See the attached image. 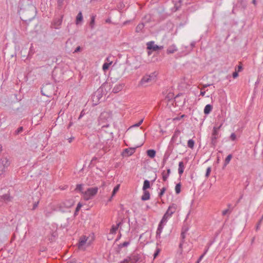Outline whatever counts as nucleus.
Returning a JSON list of instances; mask_svg holds the SVG:
<instances>
[{
	"label": "nucleus",
	"mask_w": 263,
	"mask_h": 263,
	"mask_svg": "<svg viewBox=\"0 0 263 263\" xmlns=\"http://www.w3.org/2000/svg\"><path fill=\"white\" fill-rule=\"evenodd\" d=\"M211 85H212V84H204V85H203V89L205 88H206V87H207L208 86H210Z\"/></svg>",
	"instance_id": "0e129e2a"
},
{
	"label": "nucleus",
	"mask_w": 263,
	"mask_h": 263,
	"mask_svg": "<svg viewBox=\"0 0 263 263\" xmlns=\"http://www.w3.org/2000/svg\"><path fill=\"white\" fill-rule=\"evenodd\" d=\"M122 221L119 222L117 223L116 225H112L111 228L110 230V234H115L116 233L117 231L119 229V228L121 226L122 223Z\"/></svg>",
	"instance_id": "9b49d317"
},
{
	"label": "nucleus",
	"mask_w": 263,
	"mask_h": 263,
	"mask_svg": "<svg viewBox=\"0 0 263 263\" xmlns=\"http://www.w3.org/2000/svg\"><path fill=\"white\" fill-rule=\"evenodd\" d=\"M202 90H203V88L201 89V90L200 91V95L202 96H204L205 93V91H203Z\"/></svg>",
	"instance_id": "680f3d73"
},
{
	"label": "nucleus",
	"mask_w": 263,
	"mask_h": 263,
	"mask_svg": "<svg viewBox=\"0 0 263 263\" xmlns=\"http://www.w3.org/2000/svg\"><path fill=\"white\" fill-rule=\"evenodd\" d=\"M39 202H40V200L38 199L36 201H35L33 204V206H32V210H35L37 207L38 206V205H39Z\"/></svg>",
	"instance_id": "e433bc0d"
},
{
	"label": "nucleus",
	"mask_w": 263,
	"mask_h": 263,
	"mask_svg": "<svg viewBox=\"0 0 263 263\" xmlns=\"http://www.w3.org/2000/svg\"><path fill=\"white\" fill-rule=\"evenodd\" d=\"M168 176H169V175H167V174H165L164 171L163 172V173H162V179H163V180L164 181H166V180H167V179Z\"/></svg>",
	"instance_id": "37998d69"
},
{
	"label": "nucleus",
	"mask_w": 263,
	"mask_h": 263,
	"mask_svg": "<svg viewBox=\"0 0 263 263\" xmlns=\"http://www.w3.org/2000/svg\"><path fill=\"white\" fill-rule=\"evenodd\" d=\"M149 187H150V182H149V181L148 180H144V183H143V187H142L143 191H145V190H146L147 189H148Z\"/></svg>",
	"instance_id": "4be33fe9"
},
{
	"label": "nucleus",
	"mask_w": 263,
	"mask_h": 263,
	"mask_svg": "<svg viewBox=\"0 0 263 263\" xmlns=\"http://www.w3.org/2000/svg\"><path fill=\"white\" fill-rule=\"evenodd\" d=\"M238 5L241 6L242 7V8L245 9L247 7V3L246 1L244 0H241L238 2Z\"/></svg>",
	"instance_id": "c85d7f7f"
},
{
	"label": "nucleus",
	"mask_w": 263,
	"mask_h": 263,
	"mask_svg": "<svg viewBox=\"0 0 263 263\" xmlns=\"http://www.w3.org/2000/svg\"><path fill=\"white\" fill-rule=\"evenodd\" d=\"M220 127V126L218 128H216L215 127H214V129L211 137L212 143L213 144H214L216 142V140L217 139L218 137V132H217V130L219 129Z\"/></svg>",
	"instance_id": "9d476101"
},
{
	"label": "nucleus",
	"mask_w": 263,
	"mask_h": 263,
	"mask_svg": "<svg viewBox=\"0 0 263 263\" xmlns=\"http://www.w3.org/2000/svg\"><path fill=\"white\" fill-rule=\"evenodd\" d=\"M128 257L132 263H136L141 261V255L137 253H134Z\"/></svg>",
	"instance_id": "1a4fd4ad"
},
{
	"label": "nucleus",
	"mask_w": 263,
	"mask_h": 263,
	"mask_svg": "<svg viewBox=\"0 0 263 263\" xmlns=\"http://www.w3.org/2000/svg\"><path fill=\"white\" fill-rule=\"evenodd\" d=\"M120 263H132V262H131L129 257H127L123 261H122Z\"/></svg>",
	"instance_id": "a18cd8bd"
},
{
	"label": "nucleus",
	"mask_w": 263,
	"mask_h": 263,
	"mask_svg": "<svg viewBox=\"0 0 263 263\" xmlns=\"http://www.w3.org/2000/svg\"><path fill=\"white\" fill-rule=\"evenodd\" d=\"M230 161V154L228 155L227 158H226L224 163L222 167L223 168H224L226 166V165L229 163Z\"/></svg>",
	"instance_id": "c9c22d12"
},
{
	"label": "nucleus",
	"mask_w": 263,
	"mask_h": 263,
	"mask_svg": "<svg viewBox=\"0 0 263 263\" xmlns=\"http://www.w3.org/2000/svg\"><path fill=\"white\" fill-rule=\"evenodd\" d=\"M213 108L212 105L210 104L206 105L204 108V113L205 115H208L212 111Z\"/></svg>",
	"instance_id": "6ab92c4d"
},
{
	"label": "nucleus",
	"mask_w": 263,
	"mask_h": 263,
	"mask_svg": "<svg viewBox=\"0 0 263 263\" xmlns=\"http://www.w3.org/2000/svg\"><path fill=\"white\" fill-rule=\"evenodd\" d=\"M135 152V148H126L124 150V154L127 156L132 155Z\"/></svg>",
	"instance_id": "a878e982"
},
{
	"label": "nucleus",
	"mask_w": 263,
	"mask_h": 263,
	"mask_svg": "<svg viewBox=\"0 0 263 263\" xmlns=\"http://www.w3.org/2000/svg\"><path fill=\"white\" fill-rule=\"evenodd\" d=\"M95 22V16L92 15L91 16V21L89 23V26L91 29H93L94 28Z\"/></svg>",
	"instance_id": "7c9ffc66"
},
{
	"label": "nucleus",
	"mask_w": 263,
	"mask_h": 263,
	"mask_svg": "<svg viewBox=\"0 0 263 263\" xmlns=\"http://www.w3.org/2000/svg\"><path fill=\"white\" fill-rule=\"evenodd\" d=\"M184 166L183 162L181 161L179 163L178 173L180 175H181L183 173Z\"/></svg>",
	"instance_id": "aec40b11"
},
{
	"label": "nucleus",
	"mask_w": 263,
	"mask_h": 263,
	"mask_svg": "<svg viewBox=\"0 0 263 263\" xmlns=\"http://www.w3.org/2000/svg\"><path fill=\"white\" fill-rule=\"evenodd\" d=\"M177 205L175 203H173L170 205L166 213H165L166 215H168L170 217L172 216V215L176 212L177 210Z\"/></svg>",
	"instance_id": "0eeeda50"
},
{
	"label": "nucleus",
	"mask_w": 263,
	"mask_h": 263,
	"mask_svg": "<svg viewBox=\"0 0 263 263\" xmlns=\"http://www.w3.org/2000/svg\"><path fill=\"white\" fill-rule=\"evenodd\" d=\"M194 144H195V142L192 139H190L189 140H188L187 141V146L190 148H192L193 149L194 147Z\"/></svg>",
	"instance_id": "cd10ccee"
},
{
	"label": "nucleus",
	"mask_w": 263,
	"mask_h": 263,
	"mask_svg": "<svg viewBox=\"0 0 263 263\" xmlns=\"http://www.w3.org/2000/svg\"><path fill=\"white\" fill-rule=\"evenodd\" d=\"M160 249H158V248L157 249L156 252H155V253L154 254V258H156V257L158 256V255L160 253Z\"/></svg>",
	"instance_id": "3c124183"
},
{
	"label": "nucleus",
	"mask_w": 263,
	"mask_h": 263,
	"mask_svg": "<svg viewBox=\"0 0 263 263\" xmlns=\"http://www.w3.org/2000/svg\"><path fill=\"white\" fill-rule=\"evenodd\" d=\"M150 198V194L149 192L146 190L143 191V195L141 197V200L143 201H145L149 199Z\"/></svg>",
	"instance_id": "f3484780"
},
{
	"label": "nucleus",
	"mask_w": 263,
	"mask_h": 263,
	"mask_svg": "<svg viewBox=\"0 0 263 263\" xmlns=\"http://www.w3.org/2000/svg\"><path fill=\"white\" fill-rule=\"evenodd\" d=\"M81 50V48L80 46H78L77 47L76 49L74 50V51H73V53H76V52H78L79 51H80Z\"/></svg>",
	"instance_id": "4d7b16f0"
},
{
	"label": "nucleus",
	"mask_w": 263,
	"mask_h": 263,
	"mask_svg": "<svg viewBox=\"0 0 263 263\" xmlns=\"http://www.w3.org/2000/svg\"><path fill=\"white\" fill-rule=\"evenodd\" d=\"M170 218V217L168 215L164 214L160 223H161V224L165 225L167 221V219Z\"/></svg>",
	"instance_id": "5701e85b"
},
{
	"label": "nucleus",
	"mask_w": 263,
	"mask_h": 263,
	"mask_svg": "<svg viewBox=\"0 0 263 263\" xmlns=\"http://www.w3.org/2000/svg\"><path fill=\"white\" fill-rule=\"evenodd\" d=\"M164 225L163 224H161V223H159V226H158V229L157 230V231H156V237L157 238H160V234H161V233L162 232V230L163 229V226Z\"/></svg>",
	"instance_id": "a211bd4d"
},
{
	"label": "nucleus",
	"mask_w": 263,
	"mask_h": 263,
	"mask_svg": "<svg viewBox=\"0 0 263 263\" xmlns=\"http://www.w3.org/2000/svg\"><path fill=\"white\" fill-rule=\"evenodd\" d=\"M238 71H237V70H235V71L234 72H233L232 73V77L234 79H235L236 78L238 77Z\"/></svg>",
	"instance_id": "de8ad7c7"
},
{
	"label": "nucleus",
	"mask_w": 263,
	"mask_h": 263,
	"mask_svg": "<svg viewBox=\"0 0 263 263\" xmlns=\"http://www.w3.org/2000/svg\"><path fill=\"white\" fill-rule=\"evenodd\" d=\"M83 20V16L81 12H79L76 17V24H79L80 22Z\"/></svg>",
	"instance_id": "393cba45"
},
{
	"label": "nucleus",
	"mask_w": 263,
	"mask_h": 263,
	"mask_svg": "<svg viewBox=\"0 0 263 263\" xmlns=\"http://www.w3.org/2000/svg\"><path fill=\"white\" fill-rule=\"evenodd\" d=\"M165 191H166L165 187H163L162 189H161L160 192L159 193V196L160 197H161L163 196V195L164 194V193H165Z\"/></svg>",
	"instance_id": "79ce46f5"
},
{
	"label": "nucleus",
	"mask_w": 263,
	"mask_h": 263,
	"mask_svg": "<svg viewBox=\"0 0 263 263\" xmlns=\"http://www.w3.org/2000/svg\"><path fill=\"white\" fill-rule=\"evenodd\" d=\"M23 130V127L22 126L19 127L16 130V134H18L21 133Z\"/></svg>",
	"instance_id": "603ef678"
},
{
	"label": "nucleus",
	"mask_w": 263,
	"mask_h": 263,
	"mask_svg": "<svg viewBox=\"0 0 263 263\" xmlns=\"http://www.w3.org/2000/svg\"><path fill=\"white\" fill-rule=\"evenodd\" d=\"M3 199L4 200L10 201L11 200L10 196L8 194H5L2 196Z\"/></svg>",
	"instance_id": "ea45409f"
},
{
	"label": "nucleus",
	"mask_w": 263,
	"mask_h": 263,
	"mask_svg": "<svg viewBox=\"0 0 263 263\" xmlns=\"http://www.w3.org/2000/svg\"><path fill=\"white\" fill-rule=\"evenodd\" d=\"M170 218V217L168 215L164 214L160 223H161V224L165 225L167 221V219Z\"/></svg>",
	"instance_id": "b1692460"
},
{
	"label": "nucleus",
	"mask_w": 263,
	"mask_h": 263,
	"mask_svg": "<svg viewBox=\"0 0 263 263\" xmlns=\"http://www.w3.org/2000/svg\"><path fill=\"white\" fill-rule=\"evenodd\" d=\"M119 187H120V184H118L114 187L113 191L112 192V195H111V197L110 198H111L113 196H115V195L116 194V193L119 191ZM109 200H111V199H110Z\"/></svg>",
	"instance_id": "c756f323"
},
{
	"label": "nucleus",
	"mask_w": 263,
	"mask_h": 263,
	"mask_svg": "<svg viewBox=\"0 0 263 263\" xmlns=\"http://www.w3.org/2000/svg\"><path fill=\"white\" fill-rule=\"evenodd\" d=\"M46 87H47L46 86L44 87L43 88V89H42V90H41V92H42V94L43 95H44V96H47V97H49V95H48V94H47V93H46L45 92V89H46Z\"/></svg>",
	"instance_id": "09e8293b"
},
{
	"label": "nucleus",
	"mask_w": 263,
	"mask_h": 263,
	"mask_svg": "<svg viewBox=\"0 0 263 263\" xmlns=\"http://www.w3.org/2000/svg\"><path fill=\"white\" fill-rule=\"evenodd\" d=\"M187 231V229H185V230H182V231L181 232V237L182 240V242L180 243V245H179L180 247H181V246L182 245L183 240L184 239V238L185 237V234Z\"/></svg>",
	"instance_id": "2f4dec72"
},
{
	"label": "nucleus",
	"mask_w": 263,
	"mask_h": 263,
	"mask_svg": "<svg viewBox=\"0 0 263 263\" xmlns=\"http://www.w3.org/2000/svg\"><path fill=\"white\" fill-rule=\"evenodd\" d=\"M82 206V204L81 203H79L77 205V206L76 208V212H78L79 211V210L80 209V208H81Z\"/></svg>",
	"instance_id": "5fc2aeb1"
},
{
	"label": "nucleus",
	"mask_w": 263,
	"mask_h": 263,
	"mask_svg": "<svg viewBox=\"0 0 263 263\" xmlns=\"http://www.w3.org/2000/svg\"><path fill=\"white\" fill-rule=\"evenodd\" d=\"M74 201L72 199H67L58 205L60 211L64 212L65 209H69L74 204Z\"/></svg>",
	"instance_id": "39448f33"
},
{
	"label": "nucleus",
	"mask_w": 263,
	"mask_h": 263,
	"mask_svg": "<svg viewBox=\"0 0 263 263\" xmlns=\"http://www.w3.org/2000/svg\"><path fill=\"white\" fill-rule=\"evenodd\" d=\"M229 211V209H226V210H224L222 211V214L223 216H224L226 215Z\"/></svg>",
	"instance_id": "bf43d9fd"
},
{
	"label": "nucleus",
	"mask_w": 263,
	"mask_h": 263,
	"mask_svg": "<svg viewBox=\"0 0 263 263\" xmlns=\"http://www.w3.org/2000/svg\"><path fill=\"white\" fill-rule=\"evenodd\" d=\"M180 130L178 129L175 130L174 136H177L178 134H179L180 133Z\"/></svg>",
	"instance_id": "e2e57ef3"
},
{
	"label": "nucleus",
	"mask_w": 263,
	"mask_h": 263,
	"mask_svg": "<svg viewBox=\"0 0 263 263\" xmlns=\"http://www.w3.org/2000/svg\"><path fill=\"white\" fill-rule=\"evenodd\" d=\"M147 155L151 158L155 157L156 155V151L154 149H149L147 151Z\"/></svg>",
	"instance_id": "412c9836"
},
{
	"label": "nucleus",
	"mask_w": 263,
	"mask_h": 263,
	"mask_svg": "<svg viewBox=\"0 0 263 263\" xmlns=\"http://www.w3.org/2000/svg\"><path fill=\"white\" fill-rule=\"evenodd\" d=\"M144 27V25L143 23H140L137 25V26L136 28V31L137 32H141L143 30V29Z\"/></svg>",
	"instance_id": "bb28decb"
},
{
	"label": "nucleus",
	"mask_w": 263,
	"mask_h": 263,
	"mask_svg": "<svg viewBox=\"0 0 263 263\" xmlns=\"http://www.w3.org/2000/svg\"><path fill=\"white\" fill-rule=\"evenodd\" d=\"M10 162L7 158L0 159V176L3 175L9 166Z\"/></svg>",
	"instance_id": "423d86ee"
},
{
	"label": "nucleus",
	"mask_w": 263,
	"mask_h": 263,
	"mask_svg": "<svg viewBox=\"0 0 263 263\" xmlns=\"http://www.w3.org/2000/svg\"><path fill=\"white\" fill-rule=\"evenodd\" d=\"M74 139V137H72L69 138L68 140L69 143L71 142L73 139Z\"/></svg>",
	"instance_id": "338daca9"
},
{
	"label": "nucleus",
	"mask_w": 263,
	"mask_h": 263,
	"mask_svg": "<svg viewBox=\"0 0 263 263\" xmlns=\"http://www.w3.org/2000/svg\"><path fill=\"white\" fill-rule=\"evenodd\" d=\"M62 22V18L55 20L52 24V27L55 29H59Z\"/></svg>",
	"instance_id": "dca6fc26"
},
{
	"label": "nucleus",
	"mask_w": 263,
	"mask_h": 263,
	"mask_svg": "<svg viewBox=\"0 0 263 263\" xmlns=\"http://www.w3.org/2000/svg\"><path fill=\"white\" fill-rule=\"evenodd\" d=\"M111 114L108 112H103L99 118V124L102 126L101 131L104 130V128L109 126V123L111 122Z\"/></svg>",
	"instance_id": "f03ea898"
},
{
	"label": "nucleus",
	"mask_w": 263,
	"mask_h": 263,
	"mask_svg": "<svg viewBox=\"0 0 263 263\" xmlns=\"http://www.w3.org/2000/svg\"><path fill=\"white\" fill-rule=\"evenodd\" d=\"M235 70H237L238 72H240L242 70V66L241 64L238 65L237 67H235Z\"/></svg>",
	"instance_id": "c03bdc74"
},
{
	"label": "nucleus",
	"mask_w": 263,
	"mask_h": 263,
	"mask_svg": "<svg viewBox=\"0 0 263 263\" xmlns=\"http://www.w3.org/2000/svg\"><path fill=\"white\" fill-rule=\"evenodd\" d=\"M98 191L97 187L88 188L84 194V199L88 200L97 194Z\"/></svg>",
	"instance_id": "20e7f679"
},
{
	"label": "nucleus",
	"mask_w": 263,
	"mask_h": 263,
	"mask_svg": "<svg viewBox=\"0 0 263 263\" xmlns=\"http://www.w3.org/2000/svg\"><path fill=\"white\" fill-rule=\"evenodd\" d=\"M252 3H253L254 5H256V4H257L256 0H252Z\"/></svg>",
	"instance_id": "774afa93"
},
{
	"label": "nucleus",
	"mask_w": 263,
	"mask_h": 263,
	"mask_svg": "<svg viewBox=\"0 0 263 263\" xmlns=\"http://www.w3.org/2000/svg\"><path fill=\"white\" fill-rule=\"evenodd\" d=\"M211 172V167H208L206 169V173H205V177L208 178L210 176V173Z\"/></svg>",
	"instance_id": "a19ab883"
},
{
	"label": "nucleus",
	"mask_w": 263,
	"mask_h": 263,
	"mask_svg": "<svg viewBox=\"0 0 263 263\" xmlns=\"http://www.w3.org/2000/svg\"><path fill=\"white\" fill-rule=\"evenodd\" d=\"M55 211V209L54 208H51V210L50 211H45V215L46 217H49L53 211Z\"/></svg>",
	"instance_id": "473e14b6"
},
{
	"label": "nucleus",
	"mask_w": 263,
	"mask_h": 263,
	"mask_svg": "<svg viewBox=\"0 0 263 263\" xmlns=\"http://www.w3.org/2000/svg\"><path fill=\"white\" fill-rule=\"evenodd\" d=\"M67 0H58L57 2V8L59 10H61L63 8L65 4L67 3Z\"/></svg>",
	"instance_id": "2eb2a0df"
},
{
	"label": "nucleus",
	"mask_w": 263,
	"mask_h": 263,
	"mask_svg": "<svg viewBox=\"0 0 263 263\" xmlns=\"http://www.w3.org/2000/svg\"><path fill=\"white\" fill-rule=\"evenodd\" d=\"M87 239L88 237H87L86 236H82L81 237L79 241V248H81L82 247H83L86 243Z\"/></svg>",
	"instance_id": "ddd939ff"
},
{
	"label": "nucleus",
	"mask_w": 263,
	"mask_h": 263,
	"mask_svg": "<svg viewBox=\"0 0 263 263\" xmlns=\"http://www.w3.org/2000/svg\"><path fill=\"white\" fill-rule=\"evenodd\" d=\"M174 98V95L172 93H169L165 97V100H167V101H170L172 100Z\"/></svg>",
	"instance_id": "58836bf2"
},
{
	"label": "nucleus",
	"mask_w": 263,
	"mask_h": 263,
	"mask_svg": "<svg viewBox=\"0 0 263 263\" xmlns=\"http://www.w3.org/2000/svg\"><path fill=\"white\" fill-rule=\"evenodd\" d=\"M147 46L148 49H152L153 51H157L163 48V46H158L157 45H155L154 42L153 41L148 42L147 43Z\"/></svg>",
	"instance_id": "6e6552de"
},
{
	"label": "nucleus",
	"mask_w": 263,
	"mask_h": 263,
	"mask_svg": "<svg viewBox=\"0 0 263 263\" xmlns=\"http://www.w3.org/2000/svg\"><path fill=\"white\" fill-rule=\"evenodd\" d=\"M111 63H112V62H110V63H104V64L103 65V67H102L103 70L104 71H106V70H107L108 69L109 66L111 64Z\"/></svg>",
	"instance_id": "72a5a7b5"
},
{
	"label": "nucleus",
	"mask_w": 263,
	"mask_h": 263,
	"mask_svg": "<svg viewBox=\"0 0 263 263\" xmlns=\"http://www.w3.org/2000/svg\"><path fill=\"white\" fill-rule=\"evenodd\" d=\"M85 114V112L84 110H82L79 117V119H81Z\"/></svg>",
	"instance_id": "13d9d810"
},
{
	"label": "nucleus",
	"mask_w": 263,
	"mask_h": 263,
	"mask_svg": "<svg viewBox=\"0 0 263 263\" xmlns=\"http://www.w3.org/2000/svg\"><path fill=\"white\" fill-rule=\"evenodd\" d=\"M206 251H206L203 254H202L201 256H200L199 258L198 259V260H197L196 263H199L201 260L202 257H203L204 254L206 253Z\"/></svg>",
	"instance_id": "052dcab7"
},
{
	"label": "nucleus",
	"mask_w": 263,
	"mask_h": 263,
	"mask_svg": "<svg viewBox=\"0 0 263 263\" xmlns=\"http://www.w3.org/2000/svg\"><path fill=\"white\" fill-rule=\"evenodd\" d=\"M129 244V241H125L123 243H120L118 245V247L119 248H122L123 247H127V246H128Z\"/></svg>",
	"instance_id": "4c0bfd02"
},
{
	"label": "nucleus",
	"mask_w": 263,
	"mask_h": 263,
	"mask_svg": "<svg viewBox=\"0 0 263 263\" xmlns=\"http://www.w3.org/2000/svg\"><path fill=\"white\" fill-rule=\"evenodd\" d=\"M195 42H192L191 44V49H192L195 46Z\"/></svg>",
	"instance_id": "69168bd1"
},
{
	"label": "nucleus",
	"mask_w": 263,
	"mask_h": 263,
	"mask_svg": "<svg viewBox=\"0 0 263 263\" xmlns=\"http://www.w3.org/2000/svg\"><path fill=\"white\" fill-rule=\"evenodd\" d=\"M143 119H142L138 123L133 125V127H139L143 122Z\"/></svg>",
	"instance_id": "8fccbe9b"
},
{
	"label": "nucleus",
	"mask_w": 263,
	"mask_h": 263,
	"mask_svg": "<svg viewBox=\"0 0 263 263\" xmlns=\"http://www.w3.org/2000/svg\"><path fill=\"white\" fill-rule=\"evenodd\" d=\"M177 51V48L176 47V46L175 45H172L171 46H170L167 50H166V52L167 54H171V53H174L175 52Z\"/></svg>",
	"instance_id": "4468645a"
},
{
	"label": "nucleus",
	"mask_w": 263,
	"mask_h": 263,
	"mask_svg": "<svg viewBox=\"0 0 263 263\" xmlns=\"http://www.w3.org/2000/svg\"><path fill=\"white\" fill-rule=\"evenodd\" d=\"M21 18L25 22H30L35 16L36 8L33 5L29 4L24 8H21L20 11Z\"/></svg>",
	"instance_id": "f257e3e1"
},
{
	"label": "nucleus",
	"mask_w": 263,
	"mask_h": 263,
	"mask_svg": "<svg viewBox=\"0 0 263 263\" xmlns=\"http://www.w3.org/2000/svg\"><path fill=\"white\" fill-rule=\"evenodd\" d=\"M124 86V84L123 83L117 84L113 88L112 92L115 93H118L123 89Z\"/></svg>",
	"instance_id": "f8f14e48"
},
{
	"label": "nucleus",
	"mask_w": 263,
	"mask_h": 263,
	"mask_svg": "<svg viewBox=\"0 0 263 263\" xmlns=\"http://www.w3.org/2000/svg\"><path fill=\"white\" fill-rule=\"evenodd\" d=\"M76 190H78L80 192H81L83 190V186L82 184H78L77 185Z\"/></svg>",
	"instance_id": "49530a36"
},
{
	"label": "nucleus",
	"mask_w": 263,
	"mask_h": 263,
	"mask_svg": "<svg viewBox=\"0 0 263 263\" xmlns=\"http://www.w3.org/2000/svg\"><path fill=\"white\" fill-rule=\"evenodd\" d=\"M156 77L157 74L155 72L152 73L150 74H145L141 79L139 85L146 87L148 84L155 82L156 80Z\"/></svg>",
	"instance_id": "7ed1b4c3"
},
{
	"label": "nucleus",
	"mask_w": 263,
	"mask_h": 263,
	"mask_svg": "<svg viewBox=\"0 0 263 263\" xmlns=\"http://www.w3.org/2000/svg\"><path fill=\"white\" fill-rule=\"evenodd\" d=\"M236 139V136L234 133L231 134V141H235Z\"/></svg>",
	"instance_id": "864d4df0"
},
{
	"label": "nucleus",
	"mask_w": 263,
	"mask_h": 263,
	"mask_svg": "<svg viewBox=\"0 0 263 263\" xmlns=\"http://www.w3.org/2000/svg\"><path fill=\"white\" fill-rule=\"evenodd\" d=\"M175 192L177 194H178L181 192V184L180 183H178L176 184L175 186Z\"/></svg>",
	"instance_id": "f704fd0d"
},
{
	"label": "nucleus",
	"mask_w": 263,
	"mask_h": 263,
	"mask_svg": "<svg viewBox=\"0 0 263 263\" xmlns=\"http://www.w3.org/2000/svg\"><path fill=\"white\" fill-rule=\"evenodd\" d=\"M77 260L74 258H72L68 260L66 263H76Z\"/></svg>",
	"instance_id": "6e6d98bb"
}]
</instances>
